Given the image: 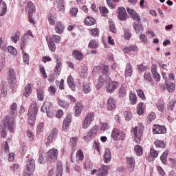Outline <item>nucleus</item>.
I'll use <instances>...</instances> for the list:
<instances>
[{
  "label": "nucleus",
  "mask_w": 176,
  "mask_h": 176,
  "mask_svg": "<svg viewBox=\"0 0 176 176\" xmlns=\"http://www.w3.org/2000/svg\"><path fill=\"white\" fill-rule=\"evenodd\" d=\"M16 109L17 104L16 103H12L10 106L8 117L5 120L4 125L8 126V130H10L11 133L14 131V127H16V125L14 124V118H16V116L17 115Z\"/></svg>",
  "instance_id": "obj_1"
},
{
  "label": "nucleus",
  "mask_w": 176,
  "mask_h": 176,
  "mask_svg": "<svg viewBox=\"0 0 176 176\" xmlns=\"http://www.w3.org/2000/svg\"><path fill=\"white\" fill-rule=\"evenodd\" d=\"M38 103L36 101H32L29 107L28 118L29 119V124L32 126L36 120V116L38 115Z\"/></svg>",
  "instance_id": "obj_2"
},
{
  "label": "nucleus",
  "mask_w": 176,
  "mask_h": 176,
  "mask_svg": "<svg viewBox=\"0 0 176 176\" xmlns=\"http://www.w3.org/2000/svg\"><path fill=\"white\" fill-rule=\"evenodd\" d=\"M131 133L133 135V140L136 144H140L141 142V138L144 134V126H138L135 128H133Z\"/></svg>",
  "instance_id": "obj_3"
},
{
  "label": "nucleus",
  "mask_w": 176,
  "mask_h": 176,
  "mask_svg": "<svg viewBox=\"0 0 176 176\" xmlns=\"http://www.w3.org/2000/svg\"><path fill=\"white\" fill-rule=\"evenodd\" d=\"M111 138H113L115 141H119V140L124 141L126 138V133L118 128H114L111 132Z\"/></svg>",
  "instance_id": "obj_4"
},
{
  "label": "nucleus",
  "mask_w": 176,
  "mask_h": 176,
  "mask_svg": "<svg viewBox=\"0 0 176 176\" xmlns=\"http://www.w3.org/2000/svg\"><path fill=\"white\" fill-rule=\"evenodd\" d=\"M98 130H100V126L98 125L94 126L88 132L86 136L84 137V139L86 141H91L96 135H97V133H98Z\"/></svg>",
  "instance_id": "obj_5"
},
{
  "label": "nucleus",
  "mask_w": 176,
  "mask_h": 176,
  "mask_svg": "<svg viewBox=\"0 0 176 176\" xmlns=\"http://www.w3.org/2000/svg\"><path fill=\"white\" fill-rule=\"evenodd\" d=\"M8 83L11 87V89H13L14 87V85H16V73H14V69H10L8 72Z\"/></svg>",
  "instance_id": "obj_6"
},
{
  "label": "nucleus",
  "mask_w": 176,
  "mask_h": 176,
  "mask_svg": "<svg viewBox=\"0 0 176 176\" xmlns=\"http://www.w3.org/2000/svg\"><path fill=\"white\" fill-rule=\"evenodd\" d=\"M94 120V113H89L87 115L85 120L82 122V129H87L90 127V124H91V122Z\"/></svg>",
  "instance_id": "obj_7"
},
{
  "label": "nucleus",
  "mask_w": 176,
  "mask_h": 176,
  "mask_svg": "<svg viewBox=\"0 0 176 176\" xmlns=\"http://www.w3.org/2000/svg\"><path fill=\"white\" fill-rule=\"evenodd\" d=\"M47 160H50L51 163H54V162L57 160V157L58 156V150H57V148L50 149L47 153Z\"/></svg>",
  "instance_id": "obj_8"
},
{
  "label": "nucleus",
  "mask_w": 176,
  "mask_h": 176,
  "mask_svg": "<svg viewBox=\"0 0 176 176\" xmlns=\"http://www.w3.org/2000/svg\"><path fill=\"white\" fill-rule=\"evenodd\" d=\"M43 108L46 110L47 117L52 118L53 116V104L50 102H45L41 109Z\"/></svg>",
  "instance_id": "obj_9"
},
{
  "label": "nucleus",
  "mask_w": 176,
  "mask_h": 176,
  "mask_svg": "<svg viewBox=\"0 0 176 176\" xmlns=\"http://www.w3.org/2000/svg\"><path fill=\"white\" fill-rule=\"evenodd\" d=\"M111 82V77L107 76L105 74L100 77L98 84V89H101L104 85H107Z\"/></svg>",
  "instance_id": "obj_10"
},
{
  "label": "nucleus",
  "mask_w": 176,
  "mask_h": 176,
  "mask_svg": "<svg viewBox=\"0 0 176 176\" xmlns=\"http://www.w3.org/2000/svg\"><path fill=\"white\" fill-rule=\"evenodd\" d=\"M25 10L29 16H32V14L35 13V6L34 5V3L31 1L26 3L25 5Z\"/></svg>",
  "instance_id": "obj_11"
},
{
  "label": "nucleus",
  "mask_w": 176,
  "mask_h": 176,
  "mask_svg": "<svg viewBox=\"0 0 176 176\" xmlns=\"http://www.w3.org/2000/svg\"><path fill=\"white\" fill-rule=\"evenodd\" d=\"M119 87V82L113 81L109 82V83L106 84V91L107 93H113L115 89H118Z\"/></svg>",
  "instance_id": "obj_12"
},
{
  "label": "nucleus",
  "mask_w": 176,
  "mask_h": 176,
  "mask_svg": "<svg viewBox=\"0 0 176 176\" xmlns=\"http://www.w3.org/2000/svg\"><path fill=\"white\" fill-rule=\"evenodd\" d=\"M57 134H58V131L57 129H54L52 132L50 133L47 138V142H46L47 146H49L53 141L57 138Z\"/></svg>",
  "instance_id": "obj_13"
},
{
  "label": "nucleus",
  "mask_w": 176,
  "mask_h": 176,
  "mask_svg": "<svg viewBox=\"0 0 176 176\" xmlns=\"http://www.w3.org/2000/svg\"><path fill=\"white\" fill-rule=\"evenodd\" d=\"M118 18L121 21H124L127 19V12H126V9L123 7L118 8Z\"/></svg>",
  "instance_id": "obj_14"
},
{
  "label": "nucleus",
  "mask_w": 176,
  "mask_h": 176,
  "mask_svg": "<svg viewBox=\"0 0 176 176\" xmlns=\"http://www.w3.org/2000/svg\"><path fill=\"white\" fill-rule=\"evenodd\" d=\"M166 131V127L160 125H155L153 129V134H164Z\"/></svg>",
  "instance_id": "obj_15"
},
{
  "label": "nucleus",
  "mask_w": 176,
  "mask_h": 176,
  "mask_svg": "<svg viewBox=\"0 0 176 176\" xmlns=\"http://www.w3.org/2000/svg\"><path fill=\"white\" fill-rule=\"evenodd\" d=\"M126 164L128 165L129 171H130V173H133L135 166V160H134V158L131 157H126Z\"/></svg>",
  "instance_id": "obj_16"
},
{
  "label": "nucleus",
  "mask_w": 176,
  "mask_h": 176,
  "mask_svg": "<svg viewBox=\"0 0 176 176\" xmlns=\"http://www.w3.org/2000/svg\"><path fill=\"white\" fill-rule=\"evenodd\" d=\"M126 10L128 13L131 15V17L135 20V21H137L138 23H140L141 21V17L134 10H131L129 8H126Z\"/></svg>",
  "instance_id": "obj_17"
},
{
  "label": "nucleus",
  "mask_w": 176,
  "mask_h": 176,
  "mask_svg": "<svg viewBox=\"0 0 176 176\" xmlns=\"http://www.w3.org/2000/svg\"><path fill=\"white\" fill-rule=\"evenodd\" d=\"M71 116L68 115L66 116L63 121V130L64 131H68V129H69V126L71 125Z\"/></svg>",
  "instance_id": "obj_18"
},
{
  "label": "nucleus",
  "mask_w": 176,
  "mask_h": 176,
  "mask_svg": "<svg viewBox=\"0 0 176 176\" xmlns=\"http://www.w3.org/2000/svg\"><path fill=\"white\" fill-rule=\"evenodd\" d=\"M133 29L135 30L136 34H142L144 32V27L140 22L134 23L133 25Z\"/></svg>",
  "instance_id": "obj_19"
},
{
  "label": "nucleus",
  "mask_w": 176,
  "mask_h": 176,
  "mask_svg": "<svg viewBox=\"0 0 176 176\" xmlns=\"http://www.w3.org/2000/svg\"><path fill=\"white\" fill-rule=\"evenodd\" d=\"M109 170H111V167L109 166H102V168H100L98 171V176H106Z\"/></svg>",
  "instance_id": "obj_20"
},
{
  "label": "nucleus",
  "mask_w": 176,
  "mask_h": 176,
  "mask_svg": "<svg viewBox=\"0 0 176 176\" xmlns=\"http://www.w3.org/2000/svg\"><path fill=\"white\" fill-rule=\"evenodd\" d=\"M8 12V6L6 3L0 0V16H5Z\"/></svg>",
  "instance_id": "obj_21"
},
{
  "label": "nucleus",
  "mask_w": 176,
  "mask_h": 176,
  "mask_svg": "<svg viewBox=\"0 0 176 176\" xmlns=\"http://www.w3.org/2000/svg\"><path fill=\"white\" fill-rule=\"evenodd\" d=\"M107 106L109 111H112L116 108V101L113 98L110 97L107 100Z\"/></svg>",
  "instance_id": "obj_22"
},
{
  "label": "nucleus",
  "mask_w": 176,
  "mask_h": 176,
  "mask_svg": "<svg viewBox=\"0 0 176 176\" xmlns=\"http://www.w3.org/2000/svg\"><path fill=\"white\" fill-rule=\"evenodd\" d=\"M32 85H31L30 83H28L25 85L24 88L25 92L23 93L24 97H30V96H31V94L32 93Z\"/></svg>",
  "instance_id": "obj_23"
},
{
  "label": "nucleus",
  "mask_w": 176,
  "mask_h": 176,
  "mask_svg": "<svg viewBox=\"0 0 176 176\" xmlns=\"http://www.w3.org/2000/svg\"><path fill=\"white\" fill-rule=\"evenodd\" d=\"M25 167L30 170H35V160H34V159L32 158H30L29 160L26 162V165Z\"/></svg>",
  "instance_id": "obj_24"
},
{
  "label": "nucleus",
  "mask_w": 176,
  "mask_h": 176,
  "mask_svg": "<svg viewBox=\"0 0 176 176\" xmlns=\"http://www.w3.org/2000/svg\"><path fill=\"white\" fill-rule=\"evenodd\" d=\"M112 159V154L111 153V151L109 149H107L105 151L104 155V163H109L111 162V160Z\"/></svg>",
  "instance_id": "obj_25"
},
{
  "label": "nucleus",
  "mask_w": 176,
  "mask_h": 176,
  "mask_svg": "<svg viewBox=\"0 0 176 176\" xmlns=\"http://www.w3.org/2000/svg\"><path fill=\"white\" fill-rule=\"evenodd\" d=\"M56 58V65L55 67V75H60V72L61 71V59L58 58V57Z\"/></svg>",
  "instance_id": "obj_26"
},
{
  "label": "nucleus",
  "mask_w": 176,
  "mask_h": 176,
  "mask_svg": "<svg viewBox=\"0 0 176 176\" xmlns=\"http://www.w3.org/2000/svg\"><path fill=\"white\" fill-rule=\"evenodd\" d=\"M134 152L136 156H142V153H144V149L142 146L138 144L134 147Z\"/></svg>",
  "instance_id": "obj_27"
},
{
  "label": "nucleus",
  "mask_w": 176,
  "mask_h": 176,
  "mask_svg": "<svg viewBox=\"0 0 176 176\" xmlns=\"http://www.w3.org/2000/svg\"><path fill=\"white\" fill-rule=\"evenodd\" d=\"M67 85L73 91H75V82H74V78H72V76L71 75L67 78Z\"/></svg>",
  "instance_id": "obj_28"
},
{
  "label": "nucleus",
  "mask_w": 176,
  "mask_h": 176,
  "mask_svg": "<svg viewBox=\"0 0 176 176\" xmlns=\"http://www.w3.org/2000/svg\"><path fill=\"white\" fill-rule=\"evenodd\" d=\"M46 40L50 50H51V52H56V44L53 42V40H52V38H46Z\"/></svg>",
  "instance_id": "obj_29"
},
{
  "label": "nucleus",
  "mask_w": 176,
  "mask_h": 176,
  "mask_svg": "<svg viewBox=\"0 0 176 176\" xmlns=\"http://www.w3.org/2000/svg\"><path fill=\"white\" fill-rule=\"evenodd\" d=\"M74 113L75 116H79V115L82 113V104L80 103H78L76 104L74 107Z\"/></svg>",
  "instance_id": "obj_30"
},
{
  "label": "nucleus",
  "mask_w": 176,
  "mask_h": 176,
  "mask_svg": "<svg viewBox=\"0 0 176 176\" xmlns=\"http://www.w3.org/2000/svg\"><path fill=\"white\" fill-rule=\"evenodd\" d=\"M64 30V25L60 23V22H58L55 26V31L57 34H63V31Z\"/></svg>",
  "instance_id": "obj_31"
},
{
  "label": "nucleus",
  "mask_w": 176,
  "mask_h": 176,
  "mask_svg": "<svg viewBox=\"0 0 176 176\" xmlns=\"http://www.w3.org/2000/svg\"><path fill=\"white\" fill-rule=\"evenodd\" d=\"M73 57L76 60H79V61H81V60H83V54L79 51H74L73 52Z\"/></svg>",
  "instance_id": "obj_32"
},
{
  "label": "nucleus",
  "mask_w": 176,
  "mask_h": 176,
  "mask_svg": "<svg viewBox=\"0 0 176 176\" xmlns=\"http://www.w3.org/2000/svg\"><path fill=\"white\" fill-rule=\"evenodd\" d=\"M37 98L38 101H43L45 100V91L39 89L37 90Z\"/></svg>",
  "instance_id": "obj_33"
},
{
  "label": "nucleus",
  "mask_w": 176,
  "mask_h": 176,
  "mask_svg": "<svg viewBox=\"0 0 176 176\" xmlns=\"http://www.w3.org/2000/svg\"><path fill=\"white\" fill-rule=\"evenodd\" d=\"M86 25H94L96 24V19L94 18L88 16L85 21Z\"/></svg>",
  "instance_id": "obj_34"
},
{
  "label": "nucleus",
  "mask_w": 176,
  "mask_h": 176,
  "mask_svg": "<svg viewBox=\"0 0 176 176\" xmlns=\"http://www.w3.org/2000/svg\"><path fill=\"white\" fill-rule=\"evenodd\" d=\"M125 72L126 76H131V74H133V67L129 63L126 65Z\"/></svg>",
  "instance_id": "obj_35"
},
{
  "label": "nucleus",
  "mask_w": 176,
  "mask_h": 176,
  "mask_svg": "<svg viewBox=\"0 0 176 176\" xmlns=\"http://www.w3.org/2000/svg\"><path fill=\"white\" fill-rule=\"evenodd\" d=\"M166 86L168 93H174L175 91V85L174 83H167Z\"/></svg>",
  "instance_id": "obj_36"
},
{
  "label": "nucleus",
  "mask_w": 176,
  "mask_h": 176,
  "mask_svg": "<svg viewBox=\"0 0 176 176\" xmlns=\"http://www.w3.org/2000/svg\"><path fill=\"white\" fill-rule=\"evenodd\" d=\"M65 3H64V1L60 0L59 3H58V9L60 12H62L64 13V11L65 10Z\"/></svg>",
  "instance_id": "obj_37"
},
{
  "label": "nucleus",
  "mask_w": 176,
  "mask_h": 176,
  "mask_svg": "<svg viewBox=\"0 0 176 176\" xmlns=\"http://www.w3.org/2000/svg\"><path fill=\"white\" fill-rule=\"evenodd\" d=\"M33 173H34V170L32 169H30L25 166L23 176H32L33 175Z\"/></svg>",
  "instance_id": "obj_38"
},
{
  "label": "nucleus",
  "mask_w": 176,
  "mask_h": 176,
  "mask_svg": "<svg viewBox=\"0 0 176 176\" xmlns=\"http://www.w3.org/2000/svg\"><path fill=\"white\" fill-rule=\"evenodd\" d=\"M56 176H63V164L58 163L56 167Z\"/></svg>",
  "instance_id": "obj_39"
},
{
  "label": "nucleus",
  "mask_w": 176,
  "mask_h": 176,
  "mask_svg": "<svg viewBox=\"0 0 176 176\" xmlns=\"http://www.w3.org/2000/svg\"><path fill=\"white\" fill-rule=\"evenodd\" d=\"M168 155V151H164L160 157V160L163 164L167 163V156Z\"/></svg>",
  "instance_id": "obj_40"
},
{
  "label": "nucleus",
  "mask_w": 176,
  "mask_h": 176,
  "mask_svg": "<svg viewBox=\"0 0 176 176\" xmlns=\"http://www.w3.org/2000/svg\"><path fill=\"white\" fill-rule=\"evenodd\" d=\"M5 64H6L5 56L2 55L0 56V72L5 68Z\"/></svg>",
  "instance_id": "obj_41"
},
{
  "label": "nucleus",
  "mask_w": 176,
  "mask_h": 176,
  "mask_svg": "<svg viewBox=\"0 0 176 176\" xmlns=\"http://www.w3.org/2000/svg\"><path fill=\"white\" fill-rule=\"evenodd\" d=\"M118 91L119 97H124L126 94V88L123 86H121Z\"/></svg>",
  "instance_id": "obj_42"
},
{
  "label": "nucleus",
  "mask_w": 176,
  "mask_h": 176,
  "mask_svg": "<svg viewBox=\"0 0 176 176\" xmlns=\"http://www.w3.org/2000/svg\"><path fill=\"white\" fill-rule=\"evenodd\" d=\"M125 53H131V52H135L137 47L134 45H130L124 49Z\"/></svg>",
  "instance_id": "obj_43"
},
{
  "label": "nucleus",
  "mask_w": 176,
  "mask_h": 176,
  "mask_svg": "<svg viewBox=\"0 0 176 176\" xmlns=\"http://www.w3.org/2000/svg\"><path fill=\"white\" fill-rule=\"evenodd\" d=\"M88 47L89 49H97L98 47V43H97L96 40H91L89 43Z\"/></svg>",
  "instance_id": "obj_44"
},
{
  "label": "nucleus",
  "mask_w": 176,
  "mask_h": 176,
  "mask_svg": "<svg viewBox=\"0 0 176 176\" xmlns=\"http://www.w3.org/2000/svg\"><path fill=\"white\" fill-rule=\"evenodd\" d=\"M144 111H145V106L144 103H140L138 107V115H142L144 113Z\"/></svg>",
  "instance_id": "obj_45"
},
{
  "label": "nucleus",
  "mask_w": 176,
  "mask_h": 176,
  "mask_svg": "<svg viewBox=\"0 0 176 176\" xmlns=\"http://www.w3.org/2000/svg\"><path fill=\"white\" fill-rule=\"evenodd\" d=\"M77 160H80L81 162L85 159V155H83V151L82 150H78L76 153Z\"/></svg>",
  "instance_id": "obj_46"
},
{
  "label": "nucleus",
  "mask_w": 176,
  "mask_h": 176,
  "mask_svg": "<svg viewBox=\"0 0 176 176\" xmlns=\"http://www.w3.org/2000/svg\"><path fill=\"white\" fill-rule=\"evenodd\" d=\"M130 102L132 105L137 104V96L135 94H130Z\"/></svg>",
  "instance_id": "obj_47"
},
{
  "label": "nucleus",
  "mask_w": 176,
  "mask_h": 176,
  "mask_svg": "<svg viewBox=\"0 0 176 176\" xmlns=\"http://www.w3.org/2000/svg\"><path fill=\"white\" fill-rule=\"evenodd\" d=\"M1 91L2 97L5 98L6 97V96H8V89L6 88V86H5L4 85H2Z\"/></svg>",
  "instance_id": "obj_48"
},
{
  "label": "nucleus",
  "mask_w": 176,
  "mask_h": 176,
  "mask_svg": "<svg viewBox=\"0 0 176 176\" xmlns=\"http://www.w3.org/2000/svg\"><path fill=\"white\" fill-rule=\"evenodd\" d=\"M3 126H4V128H1L0 131L1 133V137L3 138H6V127H8V129H9V126L5 125V121H4Z\"/></svg>",
  "instance_id": "obj_49"
},
{
  "label": "nucleus",
  "mask_w": 176,
  "mask_h": 176,
  "mask_svg": "<svg viewBox=\"0 0 176 176\" xmlns=\"http://www.w3.org/2000/svg\"><path fill=\"white\" fill-rule=\"evenodd\" d=\"M155 145L157 147V148H165L166 147V144H164V142L162 141V140H157L155 142Z\"/></svg>",
  "instance_id": "obj_50"
},
{
  "label": "nucleus",
  "mask_w": 176,
  "mask_h": 176,
  "mask_svg": "<svg viewBox=\"0 0 176 176\" xmlns=\"http://www.w3.org/2000/svg\"><path fill=\"white\" fill-rule=\"evenodd\" d=\"M8 51L9 53H10V54H12L13 56H16V54H17V50L16 48H14V47L9 46L8 47Z\"/></svg>",
  "instance_id": "obj_51"
},
{
  "label": "nucleus",
  "mask_w": 176,
  "mask_h": 176,
  "mask_svg": "<svg viewBox=\"0 0 176 176\" xmlns=\"http://www.w3.org/2000/svg\"><path fill=\"white\" fill-rule=\"evenodd\" d=\"M40 68V72L43 76V78H44V79H46L47 78V75H46V71L45 70V67H43L42 65H41L39 66Z\"/></svg>",
  "instance_id": "obj_52"
},
{
  "label": "nucleus",
  "mask_w": 176,
  "mask_h": 176,
  "mask_svg": "<svg viewBox=\"0 0 176 176\" xmlns=\"http://www.w3.org/2000/svg\"><path fill=\"white\" fill-rule=\"evenodd\" d=\"M125 119L127 122H129V120H131V118H133V114L131 113V112L130 111H125L124 113Z\"/></svg>",
  "instance_id": "obj_53"
},
{
  "label": "nucleus",
  "mask_w": 176,
  "mask_h": 176,
  "mask_svg": "<svg viewBox=\"0 0 176 176\" xmlns=\"http://www.w3.org/2000/svg\"><path fill=\"white\" fill-rule=\"evenodd\" d=\"M144 78L146 82H151L152 80V76L151 75V72H146L144 75Z\"/></svg>",
  "instance_id": "obj_54"
},
{
  "label": "nucleus",
  "mask_w": 176,
  "mask_h": 176,
  "mask_svg": "<svg viewBox=\"0 0 176 176\" xmlns=\"http://www.w3.org/2000/svg\"><path fill=\"white\" fill-rule=\"evenodd\" d=\"M137 93H138V96H140V98H142V100H146V98L145 97V94H144L143 90L138 89Z\"/></svg>",
  "instance_id": "obj_55"
},
{
  "label": "nucleus",
  "mask_w": 176,
  "mask_h": 176,
  "mask_svg": "<svg viewBox=\"0 0 176 176\" xmlns=\"http://www.w3.org/2000/svg\"><path fill=\"white\" fill-rule=\"evenodd\" d=\"M157 108L160 112H163L164 110V103L163 102H159L157 103Z\"/></svg>",
  "instance_id": "obj_56"
},
{
  "label": "nucleus",
  "mask_w": 176,
  "mask_h": 176,
  "mask_svg": "<svg viewBox=\"0 0 176 176\" xmlns=\"http://www.w3.org/2000/svg\"><path fill=\"white\" fill-rule=\"evenodd\" d=\"M52 38V41H54L55 43H60V41H61V36H57L56 34H53Z\"/></svg>",
  "instance_id": "obj_57"
},
{
  "label": "nucleus",
  "mask_w": 176,
  "mask_h": 176,
  "mask_svg": "<svg viewBox=\"0 0 176 176\" xmlns=\"http://www.w3.org/2000/svg\"><path fill=\"white\" fill-rule=\"evenodd\" d=\"M176 100L175 99H173L170 102L168 103V109L169 111H173L174 109V105H175Z\"/></svg>",
  "instance_id": "obj_58"
},
{
  "label": "nucleus",
  "mask_w": 176,
  "mask_h": 176,
  "mask_svg": "<svg viewBox=\"0 0 176 176\" xmlns=\"http://www.w3.org/2000/svg\"><path fill=\"white\" fill-rule=\"evenodd\" d=\"M3 149L6 153H9V144L8 142H3Z\"/></svg>",
  "instance_id": "obj_59"
},
{
  "label": "nucleus",
  "mask_w": 176,
  "mask_h": 176,
  "mask_svg": "<svg viewBox=\"0 0 176 176\" xmlns=\"http://www.w3.org/2000/svg\"><path fill=\"white\" fill-rule=\"evenodd\" d=\"M3 149L6 153H9V144L8 142H3Z\"/></svg>",
  "instance_id": "obj_60"
},
{
  "label": "nucleus",
  "mask_w": 176,
  "mask_h": 176,
  "mask_svg": "<svg viewBox=\"0 0 176 176\" xmlns=\"http://www.w3.org/2000/svg\"><path fill=\"white\" fill-rule=\"evenodd\" d=\"M109 30L111 32H113V34L116 33V28H115L113 22H109Z\"/></svg>",
  "instance_id": "obj_61"
},
{
  "label": "nucleus",
  "mask_w": 176,
  "mask_h": 176,
  "mask_svg": "<svg viewBox=\"0 0 176 176\" xmlns=\"http://www.w3.org/2000/svg\"><path fill=\"white\" fill-rule=\"evenodd\" d=\"M83 91L85 94H89L90 93V85L89 84H86L83 86Z\"/></svg>",
  "instance_id": "obj_62"
},
{
  "label": "nucleus",
  "mask_w": 176,
  "mask_h": 176,
  "mask_svg": "<svg viewBox=\"0 0 176 176\" xmlns=\"http://www.w3.org/2000/svg\"><path fill=\"white\" fill-rule=\"evenodd\" d=\"M70 144H72V146H76V144H78V138L72 137L70 140Z\"/></svg>",
  "instance_id": "obj_63"
},
{
  "label": "nucleus",
  "mask_w": 176,
  "mask_h": 176,
  "mask_svg": "<svg viewBox=\"0 0 176 176\" xmlns=\"http://www.w3.org/2000/svg\"><path fill=\"white\" fill-rule=\"evenodd\" d=\"M150 154L155 159V157H157V156L159 155V153L156 150H155L154 148H151V151H150Z\"/></svg>",
  "instance_id": "obj_64"
}]
</instances>
